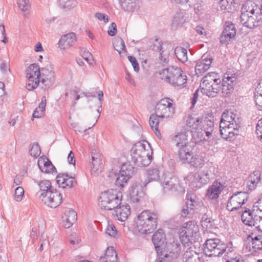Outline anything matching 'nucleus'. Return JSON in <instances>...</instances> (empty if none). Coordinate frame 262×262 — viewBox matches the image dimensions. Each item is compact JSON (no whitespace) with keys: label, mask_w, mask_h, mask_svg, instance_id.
Instances as JSON below:
<instances>
[{"label":"nucleus","mask_w":262,"mask_h":262,"mask_svg":"<svg viewBox=\"0 0 262 262\" xmlns=\"http://www.w3.org/2000/svg\"><path fill=\"white\" fill-rule=\"evenodd\" d=\"M229 41V22L226 21L225 26L220 36V43L227 46Z\"/></svg>","instance_id":"nucleus-40"},{"label":"nucleus","mask_w":262,"mask_h":262,"mask_svg":"<svg viewBox=\"0 0 262 262\" xmlns=\"http://www.w3.org/2000/svg\"><path fill=\"white\" fill-rule=\"evenodd\" d=\"M180 231V239L184 245H188L195 241L199 236L198 227L192 222L185 224Z\"/></svg>","instance_id":"nucleus-9"},{"label":"nucleus","mask_w":262,"mask_h":262,"mask_svg":"<svg viewBox=\"0 0 262 262\" xmlns=\"http://www.w3.org/2000/svg\"><path fill=\"white\" fill-rule=\"evenodd\" d=\"M37 165L40 170L43 172L51 174L57 172L55 167L51 162L46 157L39 158Z\"/></svg>","instance_id":"nucleus-25"},{"label":"nucleus","mask_w":262,"mask_h":262,"mask_svg":"<svg viewBox=\"0 0 262 262\" xmlns=\"http://www.w3.org/2000/svg\"><path fill=\"white\" fill-rule=\"evenodd\" d=\"M60 6L66 10H71L77 5L75 0H58Z\"/></svg>","instance_id":"nucleus-49"},{"label":"nucleus","mask_w":262,"mask_h":262,"mask_svg":"<svg viewBox=\"0 0 262 262\" xmlns=\"http://www.w3.org/2000/svg\"><path fill=\"white\" fill-rule=\"evenodd\" d=\"M41 80L46 88H49L53 84L55 80V74L53 66L49 63L40 69Z\"/></svg>","instance_id":"nucleus-14"},{"label":"nucleus","mask_w":262,"mask_h":262,"mask_svg":"<svg viewBox=\"0 0 262 262\" xmlns=\"http://www.w3.org/2000/svg\"><path fill=\"white\" fill-rule=\"evenodd\" d=\"M122 193L116 189H110L102 192L100 196L99 205L102 209L113 210L120 205Z\"/></svg>","instance_id":"nucleus-6"},{"label":"nucleus","mask_w":262,"mask_h":262,"mask_svg":"<svg viewBox=\"0 0 262 262\" xmlns=\"http://www.w3.org/2000/svg\"><path fill=\"white\" fill-rule=\"evenodd\" d=\"M241 121L238 116L236 114L231 113L230 115V135L232 134L233 136H240L239 130L241 129L240 126ZM231 136H230V138Z\"/></svg>","instance_id":"nucleus-32"},{"label":"nucleus","mask_w":262,"mask_h":262,"mask_svg":"<svg viewBox=\"0 0 262 262\" xmlns=\"http://www.w3.org/2000/svg\"><path fill=\"white\" fill-rule=\"evenodd\" d=\"M113 215L116 220L121 222L126 221L130 213V207L128 204H121L113 210Z\"/></svg>","instance_id":"nucleus-22"},{"label":"nucleus","mask_w":262,"mask_h":262,"mask_svg":"<svg viewBox=\"0 0 262 262\" xmlns=\"http://www.w3.org/2000/svg\"><path fill=\"white\" fill-rule=\"evenodd\" d=\"M19 8L23 11H27L30 7L29 0H17Z\"/></svg>","instance_id":"nucleus-58"},{"label":"nucleus","mask_w":262,"mask_h":262,"mask_svg":"<svg viewBox=\"0 0 262 262\" xmlns=\"http://www.w3.org/2000/svg\"><path fill=\"white\" fill-rule=\"evenodd\" d=\"M202 226L206 231L210 230L214 228V224L210 219L207 218L206 216L202 217Z\"/></svg>","instance_id":"nucleus-51"},{"label":"nucleus","mask_w":262,"mask_h":262,"mask_svg":"<svg viewBox=\"0 0 262 262\" xmlns=\"http://www.w3.org/2000/svg\"><path fill=\"white\" fill-rule=\"evenodd\" d=\"M202 123V119L200 117H194L189 116L187 120V126L192 129H198L199 126H201Z\"/></svg>","instance_id":"nucleus-42"},{"label":"nucleus","mask_w":262,"mask_h":262,"mask_svg":"<svg viewBox=\"0 0 262 262\" xmlns=\"http://www.w3.org/2000/svg\"><path fill=\"white\" fill-rule=\"evenodd\" d=\"M150 49L159 53V61L160 64L165 66L169 61V54L172 50L171 45L166 42L161 43L157 39L150 46Z\"/></svg>","instance_id":"nucleus-11"},{"label":"nucleus","mask_w":262,"mask_h":262,"mask_svg":"<svg viewBox=\"0 0 262 262\" xmlns=\"http://www.w3.org/2000/svg\"><path fill=\"white\" fill-rule=\"evenodd\" d=\"M117 32V25L115 23H112L108 28V34L111 36H114L116 35Z\"/></svg>","instance_id":"nucleus-63"},{"label":"nucleus","mask_w":262,"mask_h":262,"mask_svg":"<svg viewBox=\"0 0 262 262\" xmlns=\"http://www.w3.org/2000/svg\"><path fill=\"white\" fill-rule=\"evenodd\" d=\"M253 233L248 235L246 242L245 249L247 251L254 254L262 249V236L259 235L253 236Z\"/></svg>","instance_id":"nucleus-15"},{"label":"nucleus","mask_w":262,"mask_h":262,"mask_svg":"<svg viewBox=\"0 0 262 262\" xmlns=\"http://www.w3.org/2000/svg\"><path fill=\"white\" fill-rule=\"evenodd\" d=\"M77 220V213L72 209H68L64 211L62 216L63 226L65 228H69Z\"/></svg>","instance_id":"nucleus-30"},{"label":"nucleus","mask_w":262,"mask_h":262,"mask_svg":"<svg viewBox=\"0 0 262 262\" xmlns=\"http://www.w3.org/2000/svg\"><path fill=\"white\" fill-rule=\"evenodd\" d=\"M135 172V168L132 165L125 163L122 165L120 173L129 179Z\"/></svg>","instance_id":"nucleus-41"},{"label":"nucleus","mask_w":262,"mask_h":262,"mask_svg":"<svg viewBox=\"0 0 262 262\" xmlns=\"http://www.w3.org/2000/svg\"><path fill=\"white\" fill-rule=\"evenodd\" d=\"M229 74H224L222 83V94L223 97H227L229 93Z\"/></svg>","instance_id":"nucleus-43"},{"label":"nucleus","mask_w":262,"mask_h":262,"mask_svg":"<svg viewBox=\"0 0 262 262\" xmlns=\"http://www.w3.org/2000/svg\"><path fill=\"white\" fill-rule=\"evenodd\" d=\"M225 187L224 184L217 181L214 182L208 189L207 196L210 199H215L219 197V194Z\"/></svg>","instance_id":"nucleus-29"},{"label":"nucleus","mask_w":262,"mask_h":262,"mask_svg":"<svg viewBox=\"0 0 262 262\" xmlns=\"http://www.w3.org/2000/svg\"><path fill=\"white\" fill-rule=\"evenodd\" d=\"M69 240L71 244L75 245L79 243L80 239L76 233H74L70 235Z\"/></svg>","instance_id":"nucleus-62"},{"label":"nucleus","mask_w":262,"mask_h":262,"mask_svg":"<svg viewBox=\"0 0 262 262\" xmlns=\"http://www.w3.org/2000/svg\"><path fill=\"white\" fill-rule=\"evenodd\" d=\"M240 81L238 79L236 74H232L230 76V89H233L234 90L235 88H237L239 86Z\"/></svg>","instance_id":"nucleus-57"},{"label":"nucleus","mask_w":262,"mask_h":262,"mask_svg":"<svg viewBox=\"0 0 262 262\" xmlns=\"http://www.w3.org/2000/svg\"><path fill=\"white\" fill-rule=\"evenodd\" d=\"M119 4L123 10L133 12L137 7L136 0H119Z\"/></svg>","instance_id":"nucleus-38"},{"label":"nucleus","mask_w":262,"mask_h":262,"mask_svg":"<svg viewBox=\"0 0 262 262\" xmlns=\"http://www.w3.org/2000/svg\"><path fill=\"white\" fill-rule=\"evenodd\" d=\"M262 15V6L259 0H248L245 2L241 9L240 16L241 23L249 28H253L259 25Z\"/></svg>","instance_id":"nucleus-2"},{"label":"nucleus","mask_w":262,"mask_h":262,"mask_svg":"<svg viewBox=\"0 0 262 262\" xmlns=\"http://www.w3.org/2000/svg\"><path fill=\"white\" fill-rule=\"evenodd\" d=\"M114 48L119 54H121L122 51L126 52L125 43L121 38L116 39L113 44Z\"/></svg>","instance_id":"nucleus-50"},{"label":"nucleus","mask_w":262,"mask_h":262,"mask_svg":"<svg viewBox=\"0 0 262 262\" xmlns=\"http://www.w3.org/2000/svg\"><path fill=\"white\" fill-rule=\"evenodd\" d=\"M0 70L5 76H8L10 73V69L9 63L3 61L0 63Z\"/></svg>","instance_id":"nucleus-55"},{"label":"nucleus","mask_w":262,"mask_h":262,"mask_svg":"<svg viewBox=\"0 0 262 262\" xmlns=\"http://www.w3.org/2000/svg\"><path fill=\"white\" fill-rule=\"evenodd\" d=\"M38 186L40 189L37 192L38 196H41L46 194V192H48L49 191H52L55 189L52 186L51 182L47 180L39 182Z\"/></svg>","instance_id":"nucleus-36"},{"label":"nucleus","mask_w":262,"mask_h":262,"mask_svg":"<svg viewBox=\"0 0 262 262\" xmlns=\"http://www.w3.org/2000/svg\"><path fill=\"white\" fill-rule=\"evenodd\" d=\"M213 59L209 54H204L200 59L196 62L195 71L196 74H201L208 70L212 62Z\"/></svg>","instance_id":"nucleus-19"},{"label":"nucleus","mask_w":262,"mask_h":262,"mask_svg":"<svg viewBox=\"0 0 262 262\" xmlns=\"http://www.w3.org/2000/svg\"><path fill=\"white\" fill-rule=\"evenodd\" d=\"M46 106V97L43 96L39 106L35 109L32 115V119L35 118H38L42 117L44 114Z\"/></svg>","instance_id":"nucleus-39"},{"label":"nucleus","mask_w":262,"mask_h":262,"mask_svg":"<svg viewBox=\"0 0 262 262\" xmlns=\"http://www.w3.org/2000/svg\"><path fill=\"white\" fill-rule=\"evenodd\" d=\"M174 54L180 61L184 63L188 60L187 51L181 47H177L174 50Z\"/></svg>","instance_id":"nucleus-44"},{"label":"nucleus","mask_w":262,"mask_h":262,"mask_svg":"<svg viewBox=\"0 0 262 262\" xmlns=\"http://www.w3.org/2000/svg\"><path fill=\"white\" fill-rule=\"evenodd\" d=\"M24 195V190L22 187L18 186L15 189L14 199L17 202L22 200Z\"/></svg>","instance_id":"nucleus-54"},{"label":"nucleus","mask_w":262,"mask_h":262,"mask_svg":"<svg viewBox=\"0 0 262 262\" xmlns=\"http://www.w3.org/2000/svg\"><path fill=\"white\" fill-rule=\"evenodd\" d=\"M128 180L129 178L119 173L116 178L115 184L118 187H123Z\"/></svg>","instance_id":"nucleus-52"},{"label":"nucleus","mask_w":262,"mask_h":262,"mask_svg":"<svg viewBox=\"0 0 262 262\" xmlns=\"http://www.w3.org/2000/svg\"><path fill=\"white\" fill-rule=\"evenodd\" d=\"M188 19V14L184 11H180L174 15L172 24L176 26L181 25L185 23Z\"/></svg>","instance_id":"nucleus-37"},{"label":"nucleus","mask_w":262,"mask_h":262,"mask_svg":"<svg viewBox=\"0 0 262 262\" xmlns=\"http://www.w3.org/2000/svg\"><path fill=\"white\" fill-rule=\"evenodd\" d=\"M183 262H204V259L201 254L189 248L183 255Z\"/></svg>","instance_id":"nucleus-31"},{"label":"nucleus","mask_w":262,"mask_h":262,"mask_svg":"<svg viewBox=\"0 0 262 262\" xmlns=\"http://www.w3.org/2000/svg\"><path fill=\"white\" fill-rule=\"evenodd\" d=\"M188 137L187 132H182L177 133L172 139L175 146L178 148V158L182 157L191 150V146Z\"/></svg>","instance_id":"nucleus-10"},{"label":"nucleus","mask_w":262,"mask_h":262,"mask_svg":"<svg viewBox=\"0 0 262 262\" xmlns=\"http://www.w3.org/2000/svg\"><path fill=\"white\" fill-rule=\"evenodd\" d=\"M152 154L150 144L146 141L136 143L131 150L132 161L139 167L149 165L152 159Z\"/></svg>","instance_id":"nucleus-3"},{"label":"nucleus","mask_w":262,"mask_h":262,"mask_svg":"<svg viewBox=\"0 0 262 262\" xmlns=\"http://www.w3.org/2000/svg\"><path fill=\"white\" fill-rule=\"evenodd\" d=\"M165 235L162 229L157 231L152 236V241L158 255H162L165 252L167 243Z\"/></svg>","instance_id":"nucleus-16"},{"label":"nucleus","mask_w":262,"mask_h":262,"mask_svg":"<svg viewBox=\"0 0 262 262\" xmlns=\"http://www.w3.org/2000/svg\"><path fill=\"white\" fill-rule=\"evenodd\" d=\"M106 233L111 236H115L117 234V230L113 225H108L106 229Z\"/></svg>","instance_id":"nucleus-60"},{"label":"nucleus","mask_w":262,"mask_h":262,"mask_svg":"<svg viewBox=\"0 0 262 262\" xmlns=\"http://www.w3.org/2000/svg\"><path fill=\"white\" fill-rule=\"evenodd\" d=\"M206 125H204L203 127L204 128V130L202 129V131L199 133L194 132L193 135V138L195 139V141L196 142H200L203 140H206L207 139L203 137V135L205 133L206 136L209 138V137L212 134V131L213 130V122L211 120H207L206 122Z\"/></svg>","instance_id":"nucleus-23"},{"label":"nucleus","mask_w":262,"mask_h":262,"mask_svg":"<svg viewBox=\"0 0 262 262\" xmlns=\"http://www.w3.org/2000/svg\"><path fill=\"white\" fill-rule=\"evenodd\" d=\"M128 59L129 61L132 63V66L134 67V70L136 72H138L139 69V67L136 59L132 56H128Z\"/></svg>","instance_id":"nucleus-64"},{"label":"nucleus","mask_w":262,"mask_h":262,"mask_svg":"<svg viewBox=\"0 0 262 262\" xmlns=\"http://www.w3.org/2000/svg\"><path fill=\"white\" fill-rule=\"evenodd\" d=\"M261 183V172L255 170L249 174L247 181V187L249 190L255 189L258 185Z\"/></svg>","instance_id":"nucleus-28"},{"label":"nucleus","mask_w":262,"mask_h":262,"mask_svg":"<svg viewBox=\"0 0 262 262\" xmlns=\"http://www.w3.org/2000/svg\"><path fill=\"white\" fill-rule=\"evenodd\" d=\"M162 184L165 192L176 191L180 187L178 179L170 173L165 174Z\"/></svg>","instance_id":"nucleus-18"},{"label":"nucleus","mask_w":262,"mask_h":262,"mask_svg":"<svg viewBox=\"0 0 262 262\" xmlns=\"http://www.w3.org/2000/svg\"><path fill=\"white\" fill-rule=\"evenodd\" d=\"M256 133L257 137L262 141V119L258 121L256 127Z\"/></svg>","instance_id":"nucleus-61"},{"label":"nucleus","mask_w":262,"mask_h":262,"mask_svg":"<svg viewBox=\"0 0 262 262\" xmlns=\"http://www.w3.org/2000/svg\"><path fill=\"white\" fill-rule=\"evenodd\" d=\"M76 41L75 34L74 33H68L61 37L58 42V46L61 49H68L72 47Z\"/></svg>","instance_id":"nucleus-27"},{"label":"nucleus","mask_w":262,"mask_h":262,"mask_svg":"<svg viewBox=\"0 0 262 262\" xmlns=\"http://www.w3.org/2000/svg\"><path fill=\"white\" fill-rule=\"evenodd\" d=\"M92 162L91 167L93 171L96 172L98 170L99 167L102 163L101 156L96 150L91 153Z\"/></svg>","instance_id":"nucleus-35"},{"label":"nucleus","mask_w":262,"mask_h":262,"mask_svg":"<svg viewBox=\"0 0 262 262\" xmlns=\"http://www.w3.org/2000/svg\"><path fill=\"white\" fill-rule=\"evenodd\" d=\"M163 257H159L156 261V262H174L173 260L177 257V254L174 252H170L167 253L166 252H164L162 255Z\"/></svg>","instance_id":"nucleus-48"},{"label":"nucleus","mask_w":262,"mask_h":262,"mask_svg":"<svg viewBox=\"0 0 262 262\" xmlns=\"http://www.w3.org/2000/svg\"><path fill=\"white\" fill-rule=\"evenodd\" d=\"M220 86L217 83H201L200 89L201 92L208 97H215L220 91Z\"/></svg>","instance_id":"nucleus-26"},{"label":"nucleus","mask_w":262,"mask_h":262,"mask_svg":"<svg viewBox=\"0 0 262 262\" xmlns=\"http://www.w3.org/2000/svg\"><path fill=\"white\" fill-rule=\"evenodd\" d=\"M7 93L5 90V84L0 81V105H2L7 100Z\"/></svg>","instance_id":"nucleus-56"},{"label":"nucleus","mask_w":262,"mask_h":262,"mask_svg":"<svg viewBox=\"0 0 262 262\" xmlns=\"http://www.w3.org/2000/svg\"><path fill=\"white\" fill-rule=\"evenodd\" d=\"M256 212L254 210L252 211L247 209L243 211V214L241 215L243 222L246 225H251V223H252L251 220L254 219L253 215Z\"/></svg>","instance_id":"nucleus-46"},{"label":"nucleus","mask_w":262,"mask_h":262,"mask_svg":"<svg viewBox=\"0 0 262 262\" xmlns=\"http://www.w3.org/2000/svg\"><path fill=\"white\" fill-rule=\"evenodd\" d=\"M27 78L26 89L32 91L36 89L41 80V72L39 66L33 63L30 64L26 70Z\"/></svg>","instance_id":"nucleus-7"},{"label":"nucleus","mask_w":262,"mask_h":262,"mask_svg":"<svg viewBox=\"0 0 262 262\" xmlns=\"http://www.w3.org/2000/svg\"><path fill=\"white\" fill-rule=\"evenodd\" d=\"M248 194L246 192L239 191L230 196V206H233L230 211L240 208L248 199Z\"/></svg>","instance_id":"nucleus-21"},{"label":"nucleus","mask_w":262,"mask_h":262,"mask_svg":"<svg viewBox=\"0 0 262 262\" xmlns=\"http://www.w3.org/2000/svg\"><path fill=\"white\" fill-rule=\"evenodd\" d=\"M201 83H209L210 84L219 83L221 80L219 78H217V74L214 72L209 73L203 77Z\"/></svg>","instance_id":"nucleus-45"},{"label":"nucleus","mask_w":262,"mask_h":262,"mask_svg":"<svg viewBox=\"0 0 262 262\" xmlns=\"http://www.w3.org/2000/svg\"><path fill=\"white\" fill-rule=\"evenodd\" d=\"M147 184V183L142 184L136 182L132 185L129 191V196L133 202H139L143 194V186H146Z\"/></svg>","instance_id":"nucleus-24"},{"label":"nucleus","mask_w":262,"mask_h":262,"mask_svg":"<svg viewBox=\"0 0 262 262\" xmlns=\"http://www.w3.org/2000/svg\"><path fill=\"white\" fill-rule=\"evenodd\" d=\"M99 262H117V254L113 247L107 248L104 255L100 257Z\"/></svg>","instance_id":"nucleus-33"},{"label":"nucleus","mask_w":262,"mask_h":262,"mask_svg":"<svg viewBox=\"0 0 262 262\" xmlns=\"http://www.w3.org/2000/svg\"><path fill=\"white\" fill-rule=\"evenodd\" d=\"M159 74L162 80L175 88L179 89L186 86L187 77L178 67H169L161 70Z\"/></svg>","instance_id":"nucleus-4"},{"label":"nucleus","mask_w":262,"mask_h":262,"mask_svg":"<svg viewBox=\"0 0 262 262\" xmlns=\"http://www.w3.org/2000/svg\"><path fill=\"white\" fill-rule=\"evenodd\" d=\"M179 160L182 163L190 164L191 166L196 168H201L204 164V159L199 155H193L191 150L179 158Z\"/></svg>","instance_id":"nucleus-17"},{"label":"nucleus","mask_w":262,"mask_h":262,"mask_svg":"<svg viewBox=\"0 0 262 262\" xmlns=\"http://www.w3.org/2000/svg\"><path fill=\"white\" fill-rule=\"evenodd\" d=\"M227 248V246L218 238L208 239L206 240L204 251L205 254L209 257L219 256L223 254Z\"/></svg>","instance_id":"nucleus-8"},{"label":"nucleus","mask_w":262,"mask_h":262,"mask_svg":"<svg viewBox=\"0 0 262 262\" xmlns=\"http://www.w3.org/2000/svg\"><path fill=\"white\" fill-rule=\"evenodd\" d=\"M57 183L62 188H71L75 184V174L70 176L67 173H59L56 177Z\"/></svg>","instance_id":"nucleus-20"},{"label":"nucleus","mask_w":262,"mask_h":262,"mask_svg":"<svg viewBox=\"0 0 262 262\" xmlns=\"http://www.w3.org/2000/svg\"><path fill=\"white\" fill-rule=\"evenodd\" d=\"M172 102V100L168 98L160 100L155 106V114L151 115L149 117V125L160 139L162 136L158 129L159 119H167L172 116L174 113Z\"/></svg>","instance_id":"nucleus-1"},{"label":"nucleus","mask_w":262,"mask_h":262,"mask_svg":"<svg viewBox=\"0 0 262 262\" xmlns=\"http://www.w3.org/2000/svg\"><path fill=\"white\" fill-rule=\"evenodd\" d=\"M158 215L149 210L142 211L135 220L136 229L142 234L152 232L157 226Z\"/></svg>","instance_id":"nucleus-5"},{"label":"nucleus","mask_w":262,"mask_h":262,"mask_svg":"<svg viewBox=\"0 0 262 262\" xmlns=\"http://www.w3.org/2000/svg\"><path fill=\"white\" fill-rule=\"evenodd\" d=\"M188 179L193 187L201 188L209 182L210 174L207 170H200L196 172L190 173Z\"/></svg>","instance_id":"nucleus-13"},{"label":"nucleus","mask_w":262,"mask_h":262,"mask_svg":"<svg viewBox=\"0 0 262 262\" xmlns=\"http://www.w3.org/2000/svg\"><path fill=\"white\" fill-rule=\"evenodd\" d=\"M39 200L45 205L52 208L58 207L62 201V195L56 189L38 196Z\"/></svg>","instance_id":"nucleus-12"},{"label":"nucleus","mask_w":262,"mask_h":262,"mask_svg":"<svg viewBox=\"0 0 262 262\" xmlns=\"http://www.w3.org/2000/svg\"><path fill=\"white\" fill-rule=\"evenodd\" d=\"M147 178L148 182L159 180L160 171L158 168H150L147 171Z\"/></svg>","instance_id":"nucleus-47"},{"label":"nucleus","mask_w":262,"mask_h":262,"mask_svg":"<svg viewBox=\"0 0 262 262\" xmlns=\"http://www.w3.org/2000/svg\"><path fill=\"white\" fill-rule=\"evenodd\" d=\"M254 98L255 102L257 108L260 110H262V93L256 92L255 93Z\"/></svg>","instance_id":"nucleus-59"},{"label":"nucleus","mask_w":262,"mask_h":262,"mask_svg":"<svg viewBox=\"0 0 262 262\" xmlns=\"http://www.w3.org/2000/svg\"><path fill=\"white\" fill-rule=\"evenodd\" d=\"M186 198L187 199V202L186 203L187 207H189L190 210H193L195 207L200 206L201 204L199 198L195 194L193 193L191 191L187 193Z\"/></svg>","instance_id":"nucleus-34"},{"label":"nucleus","mask_w":262,"mask_h":262,"mask_svg":"<svg viewBox=\"0 0 262 262\" xmlns=\"http://www.w3.org/2000/svg\"><path fill=\"white\" fill-rule=\"evenodd\" d=\"M30 153L31 156L35 158H37L39 156L41 153V150L37 143L32 144L30 150Z\"/></svg>","instance_id":"nucleus-53"}]
</instances>
